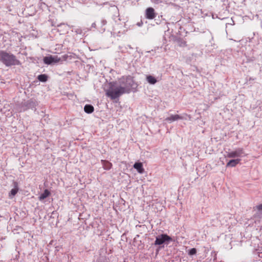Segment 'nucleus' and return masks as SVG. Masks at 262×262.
Masks as SVG:
<instances>
[{
	"mask_svg": "<svg viewBox=\"0 0 262 262\" xmlns=\"http://www.w3.org/2000/svg\"><path fill=\"white\" fill-rule=\"evenodd\" d=\"M92 27H96V24L95 23L92 24Z\"/></svg>",
	"mask_w": 262,
	"mask_h": 262,
	"instance_id": "nucleus-26",
	"label": "nucleus"
},
{
	"mask_svg": "<svg viewBox=\"0 0 262 262\" xmlns=\"http://www.w3.org/2000/svg\"><path fill=\"white\" fill-rule=\"evenodd\" d=\"M84 111L87 114H91L94 111V107L90 104H86L84 107Z\"/></svg>",
	"mask_w": 262,
	"mask_h": 262,
	"instance_id": "nucleus-13",
	"label": "nucleus"
},
{
	"mask_svg": "<svg viewBox=\"0 0 262 262\" xmlns=\"http://www.w3.org/2000/svg\"><path fill=\"white\" fill-rule=\"evenodd\" d=\"M0 61L6 67L21 64L14 55L3 50H0Z\"/></svg>",
	"mask_w": 262,
	"mask_h": 262,
	"instance_id": "nucleus-1",
	"label": "nucleus"
},
{
	"mask_svg": "<svg viewBox=\"0 0 262 262\" xmlns=\"http://www.w3.org/2000/svg\"><path fill=\"white\" fill-rule=\"evenodd\" d=\"M37 79L41 82H46L48 80V76L46 74H40L38 76Z\"/></svg>",
	"mask_w": 262,
	"mask_h": 262,
	"instance_id": "nucleus-17",
	"label": "nucleus"
},
{
	"mask_svg": "<svg viewBox=\"0 0 262 262\" xmlns=\"http://www.w3.org/2000/svg\"><path fill=\"white\" fill-rule=\"evenodd\" d=\"M179 46L181 47H186L187 46L186 42L185 41H181Z\"/></svg>",
	"mask_w": 262,
	"mask_h": 262,
	"instance_id": "nucleus-22",
	"label": "nucleus"
},
{
	"mask_svg": "<svg viewBox=\"0 0 262 262\" xmlns=\"http://www.w3.org/2000/svg\"><path fill=\"white\" fill-rule=\"evenodd\" d=\"M103 168L105 170H110L112 167V164L108 161L102 160L101 161Z\"/></svg>",
	"mask_w": 262,
	"mask_h": 262,
	"instance_id": "nucleus-11",
	"label": "nucleus"
},
{
	"mask_svg": "<svg viewBox=\"0 0 262 262\" xmlns=\"http://www.w3.org/2000/svg\"><path fill=\"white\" fill-rule=\"evenodd\" d=\"M153 2L156 4H159V3L161 2L160 0H153Z\"/></svg>",
	"mask_w": 262,
	"mask_h": 262,
	"instance_id": "nucleus-24",
	"label": "nucleus"
},
{
	"mask_svg": "<svg viewBox=\"0 0 262 262\" xmlns=\"http://www.w3.org/2000/svg\"><path fill=\"white\" fill-rule=\"evenodd\" d=\"M43 62L47 64H50L54 63L53 57L52 56H46L43 58Z\"/></svg>",
	"mask_w": 262,
	"mask_h": 262,
	"instance_id": "nucleus-15",
	"label": "nucleus"
},
{
	"mask_svg": "<svg viewBox=\"0 0 262 262\" xmlns=\"http://www.w3.org/2000/svg\"><path fill=\"white\" fill-rule=\"evenodd\" d=\"M227 157L228 158H235L241 157L244 154V150L242 148H238L234 151L231 152H226Z\"/></svg>",
	"mask_w": 262,
	"mask_h": 262,
	"instance_id": "nucleus-7",
	"label": "nucleus"
},
{
	"mask_svg": "<svg viewBox=\"0 0 262 262\" xmlns=\"http://www.w3.org/2000/svg\"><path fill=\"white\" fill-rule=\"evenodd\" d=\"M115 84L116 82L111 83L109 89L106 92V95L112 100L117 99L122 94H125V92L120 85L115 86Z\"/></svg>",
	"mask_w": 262,
	"mask_h": 262,
	"instance_id": "nucleus-2",
	"label": "nucleus"
},
{
	"mask_svg": "<svg viewBox=\"0 0 262 262\" xmlns=\"http://www.w3.org/2000/svg\"><path fill=\"white\" fill-rule=\"evenodd\" d=\"M50 194V192L48 189H45L43 192L40 195L39 199L41 201L49 196Z\"/></svg>",
	"mask_w": 262,
	"mask_h": 262,
	"instance_id": "nucleus-16",
	"label": "nucleus"
},
{
	"mask_svg": "<svg viewBox=\"0 0 262 262\" xmlns=\"http://www.w3.org/2000/svg\"><path fill=\"white\" fill-rule=\"evenodd\" d=\"M53 57V60L54 63H57L61 61V58L58 57L57 56H54Z\"/></svg>",
	"mask_w": 262,
	"mask_h": 262,
	"instance_id": "nucleus-19",
	"label": "nucleus"
},
{
	"mask_svg": "<svg viewBox=\"0 0 262 262\" xmlns=\"http://www.w3.org/2000/svg\"><path fill=\"white\" fill-rule=\"evenodd\" d=\"M118 83L120 88L123 89L125 93H130L131 89L135 85L133 78L130 76H122L118 79Z\"/></svg>",
	"mask_w": 262,
	"mask_h": 262,
	"instance_id": "nucleus-3",
	"label": "nucleus"
},
{
	"mask_svg": "<svg viewBox=\"0 0 262 262\" xmlns=\"http://www.w3.org/2000/svg\"><path fill=\"white\" fill-rule=\"evenodd\" d=\"M240 161L241 160L239 159L231 160L227 163L226 166L231 167H235L239 163Z\"/></svg>",
	"mask_w": 262,
	"mask_h": 262,
	"instance_id": "nucleus-12",
	"label": "nucleus"
},
{
	"mask_svg": "<svg viewBox=\"0 0 262 262\" xmlns=\"http://www.w3.org/2000/svg\"><path fill=\"white\" fill-rule=\"evenodd\" d=\"M172 241V238L165 234H162L156 237L155 242V245H160L165 242H170Z\"/></svg>",
	"mask_w": 262,
	"mask_h": 262,
	"instance_id": "nucleus-4",
	"label": "nucleus"
},
{
	"mask_svg": "<svg viewBox=\"0 0 262 262\" xmlns=\"http://www.w3.org/2000/svg\"><path fill=\"white\" fill-rule=\"evenodd\" d=\"M156 13L154 9L152 7H149L145 11V17L148 19H153L156 16Z\"/></svg>",
	"mask_w": 262,
	"mask_h": 262,
	"instance_id": "nucleus-8",
	"label": "nucleus"
},
{
	"mask_svg": "<svg viewBox=\"0 0 262 262\" xmlns=\"http://www.w3.org/2000/svg\"><path fill=\"white\" fill-rule=\"evenodd\" d=\"M101 23L102 25H105L106 24V21L105 20H102Z\"/></svg>",
	"mask_w": 262,
	"mask_h": 262,
	"instance_id": "nucleus-25",
	"label": "nucleus"
},
{
	"mask_svg": "<svg viewBox=\"0 0 262 262\" xmlns=\"http://www.w3.org/2000/svg\"><path fill=\"white\" fill-rule=\"evenodd\" d=\"M134 168L136 169L139 173H143L144 171V169L143 167V164L141 162H136L134 166Z\"/></svg>",
	"mask_w": 262,
	"mask_h": 262,
	"instance_id": "nucleus-10",
	"label": "nucleus"
},
{
	"mask_svg": "<svg viewBox=\"0 0 262 262\" xmlns=\"http://www.w3.org/2000/svg\"><path fill=\"white\" fill-rule=\"evenodd\" d=\"M256 208L258 211H262V204L256 206Z\"/></svg>",
	"mask_w": 262,
	"mask_h": 262,
	"instance_id": "nucleus-23",
	"label": "nucleus"
},
{
	"mask_svg": "<svg viewBox=\"0 0 262 262\" xmlns=\"http://www.w3.org/2000/svg\"><path fill=\"white\" fill-rule=\"evenodd\" d=\"M146 79L147 81L151 84H155L157 82V79L151 75H147Z\"/></svg>",
	"mask_w": 262,
	"mask_h": 262,
	"instance_id": "nucleus-14",
	"label": "nucleus"
},
{
	"mask_svg": "<svg viewBox=\"0 0 262 262\" xmlns=\"http://www.w3.org/2000/svg\"><path fill=\"white\" fill-rule=\"evenodd\" d=\"M36 106V103L32 99H30L27 101L25 102L21 108L18 110L19 112L25 111L26 110L29 108H34Z\"/></svg>",
	"mask_w": 262,
	"mask_h": 262,
	"instance_id": "nucleus-6",
	"label": "nucleus"
},
{
	"mask_svg": "<svg viewBox=\"0 0 262 262\" xmlns=\"http://www.w3.org/2000/svg\"><path fill=\"white\" fill-rule=\"evenodd\" d=\"M68 56L67 54H64V55L61 56V57H60V58H61V61L66 60L68 58Z\"/></svg>",
	"mask_w": 262,
	"mask_h": 262,
	"instance_id": "nucleus-21",
	"label": "nucleus"
},
{
	"mask_svg": "<svg viewBox=\"0 0 262 262\" xmlns=\"http://www.w3.org/2000/svg\"><path fill=\"white\" fill-rule=\"evenodd\" d=\"M73 31L77 34H81L82 33V30L81 28H76Z\"/></svg>",
	"mask_w": 262,
	"mask_h": 262,
	"instance_id": "nucleus-20",
	"label": "nucleus"
},
{
	"mask_svg": "<svg viewBox=\"0 0 262 262\" xmlns=\"http://www.w3.org/2000/svg\"><path fill=\"white\" fill-rule=\"evenodd\" d=\"M13 183L14 188L11 189L9 193V197L10 198H12L15 195L18 191V183L15 181H13Z\"/></svg>",
	"mask_w": 262,
	"mask_h": 262,
	"instance_id": "nucleus-9",
	"label": "nucleus"
},
{
	"mask_svg": "<svg viewBox=\"0 0 262 262\" xmlns=\"http://www.w3.org/2000/svg\"><path fill=\"white\" fill-rule=\"evenodd\" d=\"M196 253V249L194 248H191L188 252L189 255H194Z\"/></svg>",
	"mask_w": 262,
	"mask_h": 262,
	"instance_id": "nucleus-18",
	"label": "nucleus"
},
{
	"mask_svg": "<svg viewBox=\"0 0 262 262\" xmlns=\"http://www.w3.org/2000/svg\"><path fill=\"white\" fill-rule=\"evenodd\" d=\"M187 118H188L189 120H191V116L187 114H184L183 116H180L179 115H172L170 117L166 118L165 120L170 123L179 119L186 120Z\"/></svg>",
	"mask_w": 262,
	"mask_h": 262,
	"instance_id": "nucleus-5",
	"label": "nucleus"
}]
</instances>
